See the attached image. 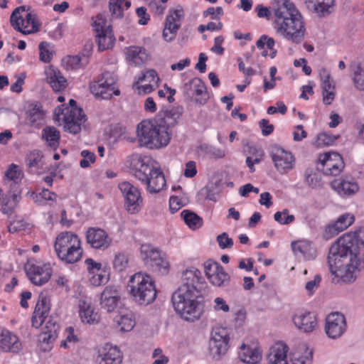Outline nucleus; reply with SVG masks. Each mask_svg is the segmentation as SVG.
<instances>
[{
    "label": "nucleus",
    "mask_w": 364,
    "mask_h": 364,
    "mask_svg": "<svg viewBox=\"0 0 364 364\" xmlns=\"http://www.w3.org/2000/svg\"><path fill=\"white\" fill-rule=\"evenodd\" d=\"M328 264L335 277L333 282H354L358 272L364 269V229L340 237L329 249Z\"/></svg>",
    "instance_id": "nucleus-1"
},
{
    "label": "nucleus",
    "mask_w": 364,
    "mask_h": 364,
    "mask_svg": "<svg viewBox=\"0 0 364 364\" xmlns=\"http://www.w3.org/2000/svg\"><path fill=\"white\" fill-rule=\"evenodd\" d=\"M255 11L259 18L269 19L273 15L275 33L294 44L301 43L306 35L304 18L291 0H272L270 9L258 4Z\"/></svg>",
    "instance_id": "nucleus-2"
},
{
    "label": "nucleus",
    "mask_w": 364,
    "mask_h": 364,
    "mask_svg": "<svg viewBox=\"0 0 364 364\" xmlns=\"http://www.w3.org/2000/svg\"><path fill=\"white\" fill-rule=\"evenodd\" d=\"M182 284L173 294L171 301L176 313L184 320L195 321L203 314L204 304L198 300L203 284L200 272L195 268L182 274Z\"/></svg>",
    "instance_id": "nucleus-3"
},
{
    "label": "nucleus",
    "mask_w": 364,
    "mask_h": 364,
    "mask_svg": "<svg viewBox=\"0 0 364 364\" xmlns=\"http://www.w3.org/2000/svg\"><path fill=\"white\" fill-rule=\"evenodd\" d=\"M130 166L136 178L146 185L149 193L160 192L166 185V179L160 167L155 166L151 159L139 154L133 155Z\"/></svg>",
    "instance_id": "nucleus-4"
},
{
    "label": "nucleus",
    "mask_w": 364,
    "mask_h": 364,
    "mask_svg": "<svg viewBox=\"0 0 364 364\" xmlns=\"http://www.w3.org/2000/svg\"><path fill=\"white\" fill-rule=\"evenodd\" d=\"M160 123H162L161 121L159 123L154 118L153 120H143L137 125V138L141 146L149 149H159L168 144L171 133L165 131V128L161 127Z\"/></svg>",
    "instance_id": "nucleus-5"
},
{
    "label": "nucleus",
    "mask_w": 364,
    "mask_h": 364,
    "mask_svg": "<svg viewBox=\"0 0 364 364\" xmlns=\"http://www.w3.org/2000/svg\"><path fill=\"white\" fill-rule=\"evenodd\" d=\"M129 292L134 301L139 305L151 304L156 297V290L151 277L138 272L130 278L128 284Z\"/></svg>",
    "instance_id": "nucleus-6"
},
{
    "label": "nucleus",
    "mask_w": 364,
    "mask_h": 364,
    "mask_svg": "<svg viewBox=\"0 0 364 364\" xmlns=\"http://www.w3.org/2000/svg\"><path fill=\"white\" fill-rule=\"evenodd\" d=\"M55 251L62 261L68 264L78 262L82 255L80 240L71 232H62L57 237Z\"/></svg>",
    "instance_id": "nucleus-7"
},
{
    "label": "nucleus",
    "mask_w": 364,
    "mask_h": 364,
    "mask_svg": "<svg viewBox=\"0 0 364 364\" xmlns=\"http://www.w3.org/2000/svg\"><path fill=\"white\" fill-rule=\"evenodd\" d=\"M58 107L55 109V114L59 117L63 116L64 128L65 131L71 134H77L81 131V127L86 121V116L82 108L79 107Z\"/></svg>",
    "instance_id": "nucleus-8"
},
{
    "label": "nucleus",
    "mask_w": 364,
    "mask_h": 364,
    "mask_svg": "<svg viewBox=\"0 0 364 364\" xmlns=\"http://www.w3.org/2000/svg\"><path fill=\"white\" fill-rule=\"evenodd\" d=\"M141 256L145 264L153 271L159 272L161 274L168 272L169 264L165 254L157 247L150 244H143L141 246Z\"/></svg>",
    "instance_id": "nucleus-9"
},
{
    "label": "nucleus",
    "mask_w": 364,
    "mask_h": 364,
    "mask_svg": "<svg viewBox=\"0 0 364 364\" xmlns=\"http://www.w3.org/2000/svg\"><path fill=\"white\" fill-rule=\"evenodd\" d=\"M229 331L226 328L215 326L209 342L210 353L215 360H219L229 349Z\"/></svg>",
    "instance_id": "nucleus-10"
},
{
    "label": "nucleus",
    "mask_w": 364,
    "mask_h": 364,
    "mask_svg": "<svg viewBox=\"0 0 364 364\" xmlns=\"http://www.w3.org/2000/svg\"><path fill=\"white\" fill-rule=\"evenodd\" d=\"M116 80V77L112 73L104 72L97 81L90 84V91L96 97L104 100H108L114 95H119V90L115 89Z\"/></svg>",
    "instance_id": "nucleus-11"
},
{
    "label": "nucleus",
    "mask_w": 364,
    "mask_h": 364,
    "mask_svg": "<svg viewBox=\"0 0 364 364\" xmlns=\"http://www.w3.org/2000/svg\"><path fill=\"white\" fill-rule=\"evenodd\" d=\"M123 196L124 208L130 214L138 213L143 207V198L139 189L128 181L119 184Z\"/></svg>",
    "instance_id": "nucleus-12"
},
{
    "label": "nucleus",
    "mask_w": 364,
    "mask_h": 364,
    "mask_svg": "<svg viewBox=\"0 0 364 364\" xmlns=\"http://www.w3.org/2000/svg\"><path fill=\"white\" fill-rule=\"evenodd\" d=\"M24 269L31 282L36 286H42L47 283L53 273L50 263L39 264L28 261Z\"/></svg>",
    "instance_id": "nucleus-13"
},
{
    "label": "nucleus",
    "mask_w": 364,
    "mask_h": 364,
    "mask_svg": "<svg viewBox=\"0 0 364 364\" xmlns=\"http://www.w3.org/2000/svg\"><path fill=\"white\" fill-rule=\"evenodd\" d=\"M269 154L275 168L281 173H285L294 167L295 159L290 151L274 145L270 147Z\"/></svg>",
    "instance_id": "nucleus-14"
},
{
    "label": "nucleus",
    "mask_w": 364,
    "mask_h": 364,
    "mask_svg": "<svg viewBox=\"0 0 364 364\" xmlns=\"http://www.w3.org/2000/svg\"><path fill=\"white\" fill-rule=\"evenodd\" d=\"M318 161L322 166L321 171L328 176L339 175L345 166L342 156L336 152L320 154Z\"/></svg>",
    "instance_id": "nucleus-15"
},
{
    "label": "nucleus",
    "mask_w": 364,
    "mask_h": 364,
    "mask_svg": "<svg viewBox=\"0 0 364 364\" xmlns=\"http://www.w3.org/2000/svg\"><path fill=\"white\" fill-rule=\"evenodd\" d=\"M86 242L94 249L105 250L112 240L107 233L100 228H89L85 233Z\"/></svg>",
    "instance_id": "nucleus-16"
},
{
    "label": "nucleus",
    "mask_w": 364,
    "mask_h": 364,
    "mask_svg": "<svg viewBox=\"0 0 364 364\" xmlns=\"http://www.w3.org/2000/svg\"><path fill=\"white\" fill-rule=\"evenodd\" d=\"M345 316L338 312L329 314L326 318V333L331 338L340 337L346 331Z\"/></svg>",
    "instance_id": "nucleus-17"
},
{
    "label": "nucleus",
    "mask_w": 364,
    "mask_h": 364,
    "mask_svg": "<svg viewBox=\"0 0 364 364\" xmlns=\"http://www.w3.org/2000/svg\"><path fill=\"white\" fill-rule=\"evenodd\" d=\"M122 358V352L117 346L106 343L99 348L96 363L97 364H120Z\"/></svg>",
    "instance_id": "nucleus-18"
},
{
    "label": "nucleus",
    "mask_w": 364,
    "mask_h": 364,
    "mask_svg": "<svg viewBox=\"0 0 364 364\" xmlns=\"http://www.w3.org/2000/svg\"><path fill=\"white\" fill-rule=\"evenodd\" d=\"M120 300V294L114 287L107 286L101 293L100 304L107 312L114 311Z\"/></svg>",
    "instance_id": "nucleus-19"
},
{
    "label": "nucleus",
    "mask_w": 364,
    "mask_h": 364,
    "mask_svg": "<svg viewBox=\"0 0 364 364\" xmlns=\"http://www.w3.org/2000/svg\"><path fill=\"white\" fill-rule=\"evenodd\" d=\"M49 311V299L45 295L41 294L32 316V326L36 328L41 326L46 321Z\"/></svg>",
    "instance_id": "nucleus-20"
},
{
    "label": "nucleus",
    "mask_w": 364,
    "mask_h": 364,
    "mask_svg": "<svg viewBox=\"0 0 364 364\" xmlns=\"http://www.w3.org/2000/svg\"><path fill=\"white\" fill-rule=\"evenodd\" d=\"M296 327L304 333L311 332L317 325L316 315L309 311H300L293 316Z\"/></svg>",
    "instance_id": "nucleus-21"
},
{
    "label": "nucleus",
    "mask_w": 364,
    "mask_h": 364,
    "mask_svg": "<svg viewBox=\"0 0 364 364\" xmlns=\"http://www.w3.org/2000/svg\"><path fill=\"white\" fill-rule=\"evenodd\" d=\"M0 349L5 352L18 353L21 349V343L16 334L7 329H1Z\"/></svg>",
    "instance_id": "nucleus-22"
},
{
    "label": "nucleus",
    "mask_w": 364,
    "mask_h": 364,
    "mask_svg": "<svg viewBox=\"0 0 364 364\" xmlns=\"http://www.w3.org/2000/svg\"><path fill=\"white\" fill-rule=\"evenodd\" d=\"M354 220V216L348 213L341 215L334 223L330 224L326 228L324 237L329 239L338 235L353 224Z\"/></svg>",
    "instance_id": "nucleus-23"
},
{
    "label": "nucleus",
    "mask_w": 364,
    "mask_h": 364,
    "mask_svg": "<svg viewBox=\"0 0 364 364\" xmlns=\"http://www.w3.org/2000/svg\"><path fill=\"white\" fill-rule=\"evenodd\" d=\"M288 347L283 343H276L272 346L267 354L269 364H288Z\"/></svg>",
    "instance_id": "nucleus-24"
},
{
    "label": "nucleus",
    "mask_w": 364,
    "mask_h": 364,
    "mask_svg": "<svg viewBox=\"0 0 364 364\" xmlns=\"http://www.w3.org/2000/svg\"><path fill=\"white\" fill-rule=\"evenodd\" d=\"M183 112L182 107H178L176 109H171L166 110L164 112H160L155 118L156 122L159 123L161 121V127L165 128V131L169 132V129L171 127L175 126L177 124L178 120L181 117Z\"/></svg>",
    "instance_id": "nucleus-25"
},
{
    "label": "nucleus",
    "mask_w": 364,
    "mask_h": 364,
    "mask_svg": "<svg viewBox=\"0 0 364 364\" xmlns=\"http://www.w3.org/2000/svg\"><path fill=\"white\" fill-rule=\"evenodd\" d=\"M333 0H305L309 11L316 14L318 17H323L331 13V8Z\"/></svg>",
    "instance_id": "nucleus-26"
},
{
    "label": "nucleus",
    "mask_w": 364,
    "mask_h": 364,
    "mask_svg": "<svg viewBox=\"0 0 364 364\" xmlns=\"http://www.w3.org/2000/svg\"><path fill=\"white\" fill-rule=\"evenodd\" d=\"M291 247L296 255L301 256L304 259L311 260L316 256V250L312 247L309 241L301 240L293 242Z\"/></svg>",
    "instance_id": "nucleus-27"
},
{
    "label": "nucleus",
    "mask_w": 364,
    "mask_h": 364,
    "mask_svg": "<svg viewBox=\"0 0 364 364\" xmlns=\"http://www.w3.org/2000/svg\"><path fill=\"white\" fill-rule=\"evenodd\" d=\"M331 187L342 196H350L358 192L359 187L354 181L334 180Z\"/></svg>",
    "instance_id": "nucleus-28"
},
{
    "label": "nucleus",
    "mask_w": 364,
    "mask_h": 364,
    "mask_svg": "<svg viewBox=\"0 0 364 364\" xmlns=\"http://www.w3.org/2000/svg\"><path fill=\"white\" fill-rule=\"evenodd\" d=\"M19 23L20 28L16 30L25 35L38 32L41 26L37 16L33 13H28L25 19L21 18V20H19Z\"/></svg>",
    "instance_id": "nucleus-29"
},
{
    "label": "nucleus",
    "mask_w": 364,
    "mask_h": 364,
    "mask_svg": "<svg viewBox=\"0 0 364 364\" xmlns=\"http://www.w3.org/2000/svg\"><path fill=\"white\" fill-rule=\"evenodd\" d=\"M126 59L132 65H140L148 59L146 49L139 46H130L126 49Z\"/></svg>",
    "instance_id": "nucleus-30"
},
{
    "label": "nucleus",
    "mask_w": 364,
    "mask_h": 364,
    "mask_svg": "<svg viewBox=\"0 0 364 364\" xmlns=\"http://www.w3.org/2000/svg\"><path fill=\"white\" fill-rule=\"evenodd\" d=\"M79 314L83 323L95 324L100 321V316L92 308L90 304L85 301H80L79 304Z\"/></svg>",
    "instance_id": "nucleus-31"
},
{
    "label": "nucleus",
    "mask_w": 364,
    "mask_h": 364,
    "mask_svg": "<svg viewBox=\"0 0 364 364\" xmlns=\"http://www.w3.org/2000/svg\"><path fill=\"white\" fill-rule=\"evenodd\" d=\"M240 350L239 355L243 363L256 364L262 359V352L259 348H246L245 344H242Z\"/></svg>",
    "instance_id": "nucleus-32"
},
{
    "label": "nucleus",
    "mask_w": 364,
    "mask_h": 364,
    "mask_svg": "<svg viewBox=\"0 0 364 364\" xmlns=\"http://www.w3.org/2000/svg\"><path fill=\"white\" fill-rule=\"evenodd\" d=\"M95 37L99 50L102 51L112 48L115 42L112 29H108L102 33L96 34Z\"/></svg>",
    "instance_id": "nucleus-33"
},
{
    "label": "nucleus",
    "mask_w": 364,
    "mask_h": 364,
    "mask_svg": "<svg viewBox=\"0 0 364 364\" xmlns=\"http://www.w3.org/2000/svg\"><path fill=\"white\" fill-rule=\"evenodd\" d=\"M42 137L49 146L55 148L59 144L60 132L54 127H46L42 130Z\"/></svg>",
    "instance_id": "nucleus-34"
},
{
    "label": "nucleus",
    "mask_w": 364,
    "mask_h": 364,
    "mask_svg": "<svg viewBox=\"0 0 364 364\" xmlns=\"http://www.w3.org/2000/svg\"><path fill=\"white\" fill-rule=\"evenodd\" d=\"M28 120L31 125L39 127L43 124L44 119V112L41 107L35 105L28 112Z\"/></svg>",
    "instance_id": "nucleus-35"
},
{
    "label": "nucleus",
    "mask_w": 364,
    "mask_h": 364,
    "mask_svg": "<svg viewBox=\"0 0 364 364\" xmlns=\"http://www.w3.org/2000/svg\"><path fill=\"white\" fill-rule=\"evenodd\" d=\"M181 215L183 218L185 223L191 229L196 230L201 227L203 223L202 218L195 213L188 210H184L181 212Z\"/></svg>",
    "instance_id": "nucleus-36"
},
{
    "label": "nucleus",
    "mask_w": 364,
    "mask_h": 364,
    "mask_svg": "<svg viewBox=\"0 0 364 364\" xmlns=\"http://www.w3.org/2000/svg\"><path fill=\"white\" fill-rule=\"evenodd\" d=\"M48 82L55 92H60L67 85V81L60 71H54L53 74H50L48 77Z\"/></svg>",
    "instance_id": "nucleus-37"
},
{
    "label": "nucleus",
    "mask_w": 364,
    "mask_h": 364,
    "mask_svg": "<svg viewBox=\"0 0 364 364\" xmlns=\"http://www.w3.org/2000/svg\"><path fill=\"white\" fill-rule=\"evenodd\" d=\"M301 351H304V354H301L299 352L294 353L292 358L293 364H311L313 358L312 350L309 349L306 346H302Z\"/></svg>",
    "instance_id": "nucleus-38"
},
{
    "label": "nucleus",
    "mask_w": 364,
    "mask_h": 364,
    "mask_svg": "<svg viewBox=\"0 0 364 364\" xmlns=\"http://www.w3.org/2000/svg\"><path fill=\"white\" fill-rule=\"evenodd\" d=\"M194 96L196 98L194 102L200 105H205L209 99V94L207 92L206 87L202 80L199 78V83L196 84Z\"/></svg>",
    "instance_id": "nucleus-39"
},
{
    "label": "nucleus",
    "mask_w": 364,
    "mask_h": 364,
    "mask_svg": "<svg viewBox=\"0 0 364 364\" xmlns=\"http://www.w3.org/2000/svg\"><path fill=\"white\" fill-rule=\"evenodd\" d=\"M230 280V275L224 270L222 266L219 267L218 271H216L209 279L210 282L216 287L225 286L229 283Z\"/></svg>",
    "instance_id": "nucleus-40"
},
{
    "label": "nucleus",
    "mask_w": 364,
    "mask_h": 364,
    "mask_svg": "<svg viewBox=\"0 0 364 364\" xmlns=\"http://www.w3.org/2000/svg\"><path fill=\"white\" fill-rule=\"evenodd\" d=\"M304 181L308 186L313 189L320 188L322 186L321 179L318 174L311 168L305 170Z\"/></svg>",
    "instance_id": "nucleus-41"
},
{
    "label": "nucleus",
    "mask_w": 364,
    "mask_h": 364,
    "mask_svg": "<svg viewBox=\"0 0 364 364\" xmlns=\"http://www.w3.org/2000/svg\"><path fill=\"white\" fill-rule=\"evenodd\" d=\"M117 321L120 326V331L123 332L130 331L136 323L134 316L132 313L121 315Z\"/></svg>",
    "instance_id": "nucleus-42"
},
{
    "label": "nucleus",
    "mask_w": 364,
    "mask_h": 364,
    "mask_svg": "<svg viewBox=\"0 0 364 364\" xmlns=\"http://www.w3.org/2000/svg\"><path fill=\"white\" fill-rule=\"evenodd\" d=\"M353 82L357 89L364 91V66L357 64L353 68Z\"/></svg>",
    "instance_id": "nucleus-43"
},
{
    "label": "nucleus",
    "mask_w": 364,
    "mask_h": 364,
    "mask_svg": "<svg viewBox=\"0 0 364 364\" xmlns=\"http://www.w3.org/2000/svg\"><path fill=\"white\" fill-rule=\"evenodd\" d=\"M160 78L156 71L154 69H149L141 74L138 78V82H147L154 86H159Z\"/></svg>",
    "instance_id": "nucleus-44"
},
{
    "label": "nucleus",
    "mask_w": 364,
    "mask_h": 364,
    "mask_svg": "<svg viewBox=\"0 0 364 364\" xmlns=\"http://www.w3.org/2000/svg\"><path fill=\"white\" fill-rule=\"evenodd\" d=\"M43 155L40 151L34 150L31 151L26 157V163L30 168H39L42 166Z\"/></svg>",
    "instance_id": "nucleus-45"
},
{
    "label": "nucleus",
    "mask_w": 364,
    "mask_h": 364,
    "mask_svg": "<svg viewBox=\"0 0 364 364\" xmlns=\"http://www.w3.org/2000/svg\"><path fill=\"white\" fill-rule=\"evenodd\" d=\"M5 176L8 179L18 183L23 178V173L17 165L12 164L6 171Z\"/></svg>",
    "instance_id": "nucleus-46"
},
{
    "label": "nucleus",
    "mask_w": 364,
    "mask_h": 364,
    "mask_svg": "<svg viewBox=\"0 0 364 364\" xmlns=\"http://www.w3.org/2000/svg\"><path fill=\"white\" fill-rule=\"evenodd\" d=\"M338 137V135H333L326 132L321 133L317 136L314 144L316 146H329L333 144Z\"/></svg>",
    "instance_id": "nucleus-47"
},
{
    "label": "nucleus",
    "mask_w": 364,
    "mask_h": 364,
    "mask_svg": "<svg viewBox=\"0 0 364 364\" xmlns=\"http://www.w3.org/2000/svg\"><path fill=\"white\" fill-rule=\"evenodd\" d=\"M58 337V333H52L48 331H43L40 335V342L43 350H49L51 347L50 345L53 343Z\"/></svg>",
    "instance_id": "nucleus-48"
},
{
    "label": "nucleus",
    "mask_w": 364,
    "mask_h": 364,
    "mask_svg": "<svg viewBox=\"0 0 364 364\" xmlns=\"http://www.w3.org/2000/svg\"><path fill=\"white\" fill-rule=\"evenodd\" d=\"M198 149L205 155L210 157L223 158L225 156L224 151L207 144H203L200 145Z\"/></svg>",
    "instance_id": "nucleus-49"
},
{
    "label": "nucleus",
    "mask_w": 364,
    "mask_h": 364,
    "mask_svg": "<svg viewBox=\"0 0 364 364\" xmlns=\"http://www.w3.org/2000/svg\"><path fill=\"white\" fill-rule=\"evenodd\" d=\"M126 0H109V7L112 17L122 18L123 16V3Z\"/></svg>",
    "instance_id": "nucleus-50"
},
{
    "label": "nucleus",
    "mask_w": 364,
    "mask_h": 364,
    "mask_svg": "<svg viewBox=\"0 0 364 364\" xmlns=\"http://www.w3.org/2000/svg\"><path fill=\"white\" fill-rule=\"evenodd\" d=\"M199 83V78L195 77L188 82L185 83L183 87V93L185 98L188 101H193L194 97V90L196 84Z\"/></svg>",
    "instance_id": "nucleus-51"
},
{
    "label": "nucleus",
    "mask_w": 364,
    "mask_h": 364,
    "mask_svg": "<svg viewBox=\"0 0 364 364\" xmlns=\"http://www.w3.org/2000/svg\"><path fill=\"white\" fill-rule=\"evenodd\" d=\"M274 218L275 221L281 225H289L295 220L294 215H289V210L287 209H284L281 212H277L274 215Z\"/></svg>",
    "instance_id": "nucleus-52"
},
{
    "label": "nucleus",
    "mask_w": 364,
    "mask_h": 364,
    "mask_svg": "<svg viewBox=\"0 0 364 364\" xmlns=\"http://www.w3.org/2000/svg\"><path fill=\"white\" fill-rule=\"evenodd\" d=\"M92 27L96 34L102 33L108 29H112L109 26H107V20L101 14L96 16L92 23Z\"/></svg>",
    "instance_id": "nucleus-53"
},
{
    "label": "nucleus",
    "mask_w": 364,
    "mask_h": 364,
    "mask_svg": "<svg viewBox=\"0 0 364 364\" xmlns=\"http://www.w3.org/2000/svg\"><path fill=\"white\" fill-rule=\"evenodd\" d=\"M29 7L26 8V6H21L17 8H16L10 17V23L11 25L13 26L14 29H19L20 28V23L19 20H21V16L19 15L21 12L28 11Z\"/></svg>",
    "instance_id": "nucleus-54"
},
{
    "label": "nucleus",
    "mask_w": 364,
    "mask_h": 364,
    "mask_svg": "<svg viewBox=\"0 0 364 364\" xmlns=\"http://www.w3.org/2000/svg\"><path fill=\"white\" fill-rule=\"evenodd\" d=\"M320 77L322 81L323 92L334 91L335 86L330 81V74L324 68L320 70Z\"/></svg>",
    "instance_id": "nucleus-55"
},
{
    "label": "nucleus",
    "mask_w": 364,
    "mask_h": 364,
    "mask_svg": "<svg viewBox=\"0 0 364 364\" xmlns=\"http://www.w3.org/2000/svg\"><path fill=\"white\" fill-rule=\"evenodd\" d=\"M109 280V273L105 270L101 269L100 272H96L90 279L92 284L100 286L106 284Z\"/></svg>",
    "instance_id": "nucleus-56"
},
{
    "label": "nucleus",
    "mask_w": 364,
    "mask_h": 364,
    "mask_svg": "<svg viewBox=\"0 0 364 364\" xmlns=\"http://www.w3.org/2000/svg\"><path fill=\"white\" fill-rule=\"evenodd\" d=\"M127 264L128 258L124 254L118 253L115 255L113 261V266L116 270L122 272L125 269V268L127 267Z\"/></svg>",
    "instance_id": "nucleus-57"
},
{
    "label": "nucleus",
    "mask_w": 364,
    "mask_h": 364,
    "mask_svg": "<svg viewBox=\"0 0 364 364\" xmlns=\"http://www.w3.org/2000/svg\"><path fill=\"white\" fill-rule=\"evenodd\" d=\"M80 155L82 157V159L80 161L81 168H87L95 161V155L92 151L83 150L81 151Z\"/></svg>",
    "instance_id": "nucleus-58"
},
{
    "label": "nucleus",
    "mask_w": 364,
    "mask_h": 364,
    "mask_svg": "<svg viewBox=\"0 0 364 364\" xmlns=\"http://www.w3.org/2000/svg\"><path fill=\"white\" fill-rule=\"evenodd\" d=\"M56 197L57 195L55 193L50 192L48 189H43L35 196L34 200L38 203H45L46 201L55 200Z\"/></svg>",
    "instance_id": "nucleus-59"
},
{
    "label": "nucleus",
    "mask_w": 364,
    "mask_h": 364,
    "mask_svg": "<svg viewBox=\"0 0 364 364\" xmlns=\"http://www.w3.org/2000/svg\"><path fill=\"white\" fill-rule=\"evenodd\" d=\"M216 240L219 247L224 250L231 248L233 246V240L226 232H223L217 236Z\"/></svg>",
    "instance_id": "nucleus-60"
},
{
    "label": "nucleus",
    "mask_w": 364,
    "mask_h": 364,
    "mask_svg": "<svg viewBox=\"0 0 364 364\" xmlns=\"http://www.w3.org/2000/svg\"><path fill=\"white\" fill-rule=\"evenodd\" d=\"M49 45L46 42H41L39 45L40 59L44 63H49L52 58V53L48 49Z\"/></svg>",
    "instance_id": "nucleus-61"
},
{
    "label": "nucleus",
    "mask_w": 364,
    "mask_h": 364,
    "mask_svg": "<svg viewBox=\"0 0 364 364\" xmlns=\"http://www.w3.org/2000/svg\"><path fill=\"white\" fill-rule=\"evenodd\" d=\"M87 63V58L83 55L82 57L80 55H75L69 57L68 64L72 69H75L79 66L85 65Z\"/></svg>",
    "instance_id": "nucleus-62"
},
{
    "label": "nucleus",
    "mask_w": 364,
    "mask_h": 364,
    "mask_svg": "<svg viewBox=\"0 0 364 364\" xmlns=\"http://www.w3.org/2000/svg\"><path fill=\"white\" fill-rule=\"evenodd\" d=\"M43 331H48L52 333H58L60 326L57 322L56 319L52 317L46 318L44 322Z\"/></svg>",
    "instance_id": "nucleus-63"
},
{
    "label": "nucleus",
    "mask_w": 364,
    "mask_h": 364,
    "mask_svg": "<svg viewBox=\"0 0 364 364\" xmlns=\"http://www.w3.org/2000/svg\"><path fill=\"white\" fill-rule=\"evenodd\" d=\"M220 266L218 262L212 260H208L204 263V270L208 279H210L211 276L213 275L216 271H218Z\"/></svg>",
    "instance_id": "nucleus-64"
}]
</instances>
